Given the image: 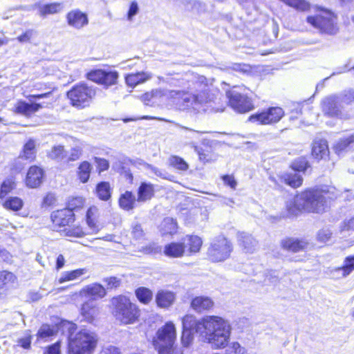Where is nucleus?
<instances>
[{
    "label": "nucleus",
    "instance_id": "f257e3e1",
    "mask_svg": "<svg viewBox=\"0 0 354 354\" xmlns=\"http://www.w3.org/2000/svg\"><path fill=\"white\" fill-rule=\"evenodd\" d=\"M171 84L180 89H166V99L172 100L180 110L205 111L207 104L214 100L211 91L213 80L203 75L188 73L180 79L172 78Z\"/></svg>",
    "mask_w": 354,
    "mask_h": 354
},
{
    "label": "nucleus",
    "instance_id": "f03ea898",
    "mask_svg": "<svg viewBox=\"0 0 354 354\" xmlns=\"http://www.w3.org/2000/svg\"><path fill=\"white\" fill-rule=\"evenodd\" d=\"M326 207V197L322 192L318 190H306L301 192L286 203L287 210L291 216H297L303 210L321 213Z\"/></svg>",
    "mask_w": 354,
    "mask_h": 354
},
{
    "label": "nucleus",
    "instance_id": "7ed1b4c3",
    "mask_svg": "<svg viewBox=\"0 0 354 354\" xmlns=\"http://www.w3.org/2000/svg\"><path fill=\"white\" fill-rule=\"evenodd\" d=\"M231 334L229 323L218 316H207L205 339L214 348H223L228 344Z\"/></svg>",
    "mask_w": 354,
    "mask_h": 354
},
{
    "label": "nucleus",
    "instance_id": "20e7f679",
    "mask_svg": "<svg viewBox=\"0 0 354 354\" xmlns=\"http://www.w3.org/2000/svg\"><path fill=\"white\" fill-rule=\"evenodd\" d=\"M98 336L93 330L84 328L68 337V354H91L95 349Z\"/></svg>",
    "mask_w": 354,
    "mask_h": 354
},
{
    "label": "nucleus",
    "instance_id": "39448f33",
    "mask_svg": "<svg viewBox=\"0 0 354 354\" xmlns=\"http://www.w3.org/2000/svg\"><path fill=\"white\" fill-rule=\"evenodd\" d=\"M202 244L203 241L199 236L187 235L179 243L172 242L165 245L163 253L170 258H179L187 252L189 254L198 252Z\"/></svg>",
    "mask_w": 354,
    "mask_h": 354
},
{
    "label": "nucleus",
    "instance_id": "423d86ee",
    "mask_svg": "<svg viewBox=\"0 0 354 354\" xmlns=\"http://www.w3.org/2000/svg\"><path fill=\"white\" fill-rule=\"evenodd\" d=\"M113 315L115 319L124 324L135 323L140 315L137 306L131 302L129 298L123 295L112 298Z\"/></svg>",
    "mask_w": 354,
    "mask_h": 354
},
{
    "label": "nucleus",
    "instance_id": "0eeeda50",
    "mask_svg": "<svg viewBox=\"0 0 354 354\" xmlns=\"http://www.w3.org/2000/svg\"><path fill=\"white\" fill-rule=\"evenodd\" d=\"M248 90L244 86H234L226 91L229 106L235 111L243 113L254 109V106L248 95Z\"/></svg>",
    "mask_w": 354,
    "mask_h": 354
},
{
    "label": "nucleus",
    "instance_id": "6e6552de",
    "mask_svg": "<svg viewBox=\"0 0 354 354\" xmlns=\"http://www.w3.org/2000/svg\"><path fill=\"white\" fill-rule=\"evenodd\" d=\"M306 21L322 34L333 35L339 30L337 17L329 10H323L319 14L308 16Z\"/></svg>",
    "mask_w": 354,
    "mask_h": 354
},
{
    "label": "nucleus",
    "instance_id": "1a4fd4ad",
    "mask_svg": "<svg viewBox=\"0 0 354 354\" xmlns=\"http://www.w3.org/2000/svg\"><path fill=\"white\" fill-rule=\"evenodd\" d=\"M66 95L73 106L82 109L90 104L95 95V90L86 84H78L73 86Z\"/></svg>",
    "mask_w": 354,
    "mask_h": 354
},
{
    "label": "nucleus",
    "instance_id": "9d476101",
    "mask_svg": "<svg viewBox=\"0 0 354 354\" xmlns=\"http://www.w3.org/2000/svg\"><path fill=\"white\" fill-rule=\"evenodd\" d=\"M232 251L231 242L223 235L216 237L210 244L207 250V256L214 262L226 260Z\"/></svg>",
    "mask_w": 354,
    "mask_h": 354
},
{
    "label": "nucleus",
    "instance_id": "9b49d317",
    "mask_svg": "<svg viewBox=\"0 0 354 354\" xmlns=\"http://www.w3.org/2000/svg\"><path fill=\"white\" fill-rule=\"evenodd\" d=\"M83 200L80 197L75 198L69 202L68 208L57 210L51 214L53 223L59 227L68 225L74 221V214L72 209L82 207Z\"/></svg>",
    "mask_w": 354,
    "mask_h": 354
},
{
    "label": "nucleus",
    "instance_id": "f8f14e48",
    "mask_svg": "<svg viewBox=\"0 0 354 354\" xmlns=\"http://www.w3.org/2000/svg\"><path fill=\"white\" fill-rule=\"evenodd\" d=\"M176 339V330L171 322H167L160 327L153 337L152 344L155 348H163L167 346L175 344Z\"/></svg>",
    "mask_w": 354,
    "mask_h": 354
},
{
    "label": "nucleus",
    "instance_id": "ddd939ff",
    "mask_svg": "<svg viewBox=\"0 0 354 354\" xmlns=\"http://www.w3.org/2000/svg\"><path fill=\"white\" fill-rule=\"evenodd\" d=\"M321 107L326 115L346 118V114L337 95H330L324 97L321 102Z\"/></svg>",
    "mask_w": 354,
    "mask_h": 354
},
{
    "label": "nucleus",
    "instance_id": "4468645a",
    "mask_svg": "<svg viewBox=\"0 0 354 354\" xmlns=\"http://www.w3.org/2000/svg\"><path fill=\"white\" fill-rule=\"evenodd\" d=\"M283 115V110L281 107L274 106L251 115L249 120L257 122L259 124H272L278 122Z\"/></svg>",
    "mask_w": 354,
    "mask_h": 354
},
{
    "label": "nucleus",
    "instance_id": "2eb2a0df",
    "mask_svg": "<svg viewBox=\"0 0 354 354\" xmlns=\"http://www.w3.org/2000/svg\"><path fill=\"white\" fill-rule=\"evenodd\" d=\"M183 328L190 330L193 333L205 331L206 317L201 320H198L192 315H187L182 319Z\"/></svg>",
    "mask_w": 354,
    "mask_h": 354
},
{
    "label": "nucleus",
    "instance_id": "dca6fc26",
    "mask_svg": "<svg viewBox=\"0 0 354 354\" xmlns=\"http://www.w3.org/2000/svg\"><path fill=\"white\" fill-rule=\"evenodd\" d=\"M68 24L76 29H80L88 23L87 15L79 10L70 11L66 15Z\"/></svg>",
    "mask_w": 354,
    "mask_h": 354
},
{
    "label": "nucleus",
    "instance_id": "f3484780",
    "mask_svg": "<svg viewBox=\"0 0 354 354\" xmlns=\"http://www.w3.org/2000/svg\"><path fill=\"white\" fill-rule=\"evenodd\" d=\"M106 294V289L100 283L89 284L80 291V295L85 297H91L93 299L103 298Z\"/></svg>",
    "mask_w": 354,
    "mask_h": 354
},
{
    "label": "nucleus",
    "instance_id": "a211bd4d",
    "mask_svg": "<svg viewBox=\"0 0 354 354\" xmlns=\"http://www.w3.org/2000/svg\"><path fill=\"white\" fill-rule=\"evenodd\" d=\"M312 155L317 160L328 158L329 149L328 142L325 139L316 138L314 140L312 144Z\"/></svg>",
    "mask_w": 354,
    "mask_h": 354
},
{
    "label": "nucleus",
    "instance_id": "6ab92c4d",
    "mask_svg": "<svg viewBox=\"0 0 354 354\" xmlns=\"http://www.w3.org/2000/svg\"><path fill=\"white\" fill-rule=\"evenodd\" d=\"M190 306L196 313H203L212 309L214 301L209 297L197 296L192 299Z\"/></svg>",
    "mask_w": 354,
    "mask_h": 354
},
{
    "label": "nucleus",
    "instance_id": "aec40b11",
    "mask_svg": "<svg viewBox=\"0 0 354 354\" xmlns=\"http://www.w3.org/2000/svg\"><path fill=\"white\" fill-rule=\"evenodd\" d=\"M137 202L145 203L151 200L155 194L154 185L151 183L142 182L138 189Z\"/></svg>",
    "mask_w": 354,
    "mask_h": 354
},
{
    "label": "nucleus",
    "instance_id": "412c9836",
    "mask_svg": "<svg viewBox=\"0 0 354 354\" xmlns=\"http://www.w3.org/2000/svg\"><path fill=\"white\" fill-rule=\"evenodd\" d=\"M99 313V307L92 301H86L82 304L81 315L87 322L92 323Z\"/></svg>",
    "mask_w": 354,
    "mask_h": 354
},
{
    "label": "nucleus",
    "instance_id": "4be33fe9",
    "mask_svg": "<svg viewBox=\"0 0 354 354\" xmlns=\"http://www.w3.org/2000/svg\"><path fill=\"white\" fill-rule=\"evenodd\" d=\"M43 174V170L40 167H30L26 177L27 185L32 188L38 187L41 183Z\"/></svg>",
    "mask_w": 354,
    "mask_h": 354
},
{
    "label": "nucleus",
    "instance_id": "5701e85b",
    "mask_svg": "<svg viewBox=\"0 0 354 354\" xmlns=\"http://www.w3.org/2000/svg\"><path fill=\"white\" fill-rule=\"evenodd\" d=\"M176 295L171 291L161 290L156 295V301L158 306L167 308L175 301Z\"/></svg>",
    "mask_w": 354,
    "mask_h": 354
},
{
    "label": "nucleus",
    "instance_id": "b1692460",
    "mask_svg": "<svg viewBox=\"0 0 354 354\" xmlns=\"http://www.w3.org/2000/svg\"><path fill=\"white\" fill-rule=\"evenodd\" d=\"M354 270V255L348 256L344 259V264L342 267L333 269L330 274L335 277L337 274V277H346Z\"/></svg>",
    "mask_w": 354,
    "mask_h": 354
},
{
    "label": "nucleus",
    "instance_id": "393cba45",
    "mask_svg": "<svg viewBox=\"0 0 354 354\" xmlns=\"http://www.w3.org/2000/svg\"><path fill=\"white\" fill-rule=\"evenodd\" d=\"M239 242L243 250L248 253H253L257 248V241L249 234L241 232L239 234Z\"/></svg>",
    "mask_w": 354,
    "mask_h": 354
},
{
    "label": "nucleus",
    "instance_id": "a878e982",
    "mask_svg": "<svg viewBox=\"0 0 354 354\" xmlns=\"http://www.w3.org/2000/svg\"><path fill=\"white\" fill-rule=\"evenodd\" d=\"M42 108L39 103H28L24 101H19L15 105V111L17 113L30 116Z\"/></svg>",
    "mask_w": 354,
    "mask_h": 354
},
{
    "label": "nucleus",
    "instance_id": "bb28decb",
    "mask_svg": "<svg viewBox=\"0 0 354 354\" xmlns=\"http://www.w3.org/2000/svg\"><path fill=\"white\" fill-rule=\"evenodd\" d=\"M307 245L308 243L305 241L293 238H288L281 241V246L283 249L293 252L304 250Z\"/></svg>",
    "mask_w": 354,
    "mask_h": 354
},
{
    "label": "nucleus",
    "instance_id": "cd10ccee",
    "mask_svg": "<svg viewBox=\"0 0 354 354\" xmlns=\"http://www.w3.org/2000/svg\"><path fill=\"white\" fill-rule=\"evenodd\" d=\"M38 15L40 17H46L49 15H54L61 12L63 6L61 3H51L47 4H36Z\"/></svg>",
    "mask_w": 354,
    "mask_h": 354
},
{
    "label": "nucleus",
    "instance_id": "c85d7f7f",
    "mask_svg": "<svg viewBox=\"0 0 354 354\" xmlns=\"http://www.w3.org/2000/svg\"><path fill=\"white\" fill-rule=\"evenodd\" d=\"M151 77V73L142 71L127 75L125 77V81L128 86L135 87L139 84L147 82Z\"/></svg>",
    "mask_w": 354,
    "mask_h": 354
},
{
    "label": "nucleus",
    "instance_id": "c756f323",
    "mask_svg": "<svg viewBox=\"0 0 354 354\" xmlns=\"http://www.w3.org/2000/svg\"><path fill=\"white\" fill-rule=\"evenodd\" d=\"M137 198L132 192L126 191L124 194H121L119 198L120 207L126 210L130 211L134 209Z\"/></svg>",
    "mask_w": 354,
    "mask_h": 354
},
{
    "label": "nucleus",
    "instance_id": "7c9ffc66",
    "mask_svg": "<svg viewBox=\"0 0 354 354\" xmlns=\"http://www.w3.org/2000/svg\"><path fill=\"white\" fill-rule=\"evenodd\" d=\"M280 179L282 182H284L286 184L294 188L301 186L303 182L301 176L295 171L282 174L280 176Z\"/></svg>",
    "mask_w": 354,
    "mask_h": 354
},
{
    "label": "nucleus",
    "instance_id": "2f4dec72",
    "mask_svg": "<svg viewBox=\"0 0 354 354\" xmlns=\"http://www.w3.org/2000/svg\"><path fill=\"white\" fill-rule=\"evenodd\" d=\"M92 168V165L88 161H83L79 165L77 168V176L82 183L88 182Z\"/></svg>",
    "mask_w": 354,
    "mask_h": 354
},
{
    "label": "nucleus",
    "instance_id": "473e14b6",
    "mask_svg": "<svg viewBox=\"0 0 354 354\" xmlns=\"http://www.w3.org/2000/svg\"><path fill=\"white\" fill-rule=\"evenodd\" d=\"M176 230L177 223L170 217L165 218L160 225V230L163 235L172 234L176 232Z\"/></svg>",
    "mask_w": 354,
    "mask_h": 354
},
{
    "label": "nucleus",
    "instance_id": "72a5a7b5",
    "mask_svg": "<svg viewBox=\"0 0 354 354\" xmlns=\"http://www.w3.org/2000/svg\"><path fill=\"white\" fill-rule=\"evenodd\" d=\"M86 270L85 268L77 269L69 272H64L62 273L58 281L59 283H62L66 281L75 280L80 276L86 274Z\"/></svg>",
    "mask_w": 354,
    "mask_h": 354
},
{
    "label": "nucleus",
    "instance_id": "f704fd0d",
    "mask_svg": "<svg viewBox=\"0 0 354 354\" xmlns=\"http://www.w3.org/2000/svg\"><path fill=\"white\" fill-rule=\"evenodd\" d=\"M136 295L138 299L142 304H149L153 298V292L145 287H140L136 289Z\"/></svg>",
    "mask_w": 354,
    "mask_h": 354
},
{
    "label": "nucleus",
    "instance_id": "c9c22d12",
    "mask_svg": "<svg viewBox=\"0 0 354 354\" xmlns=\"http://www.w3.org/2000/svg\"><path fill=\"white\" fill-rule=\"evenodd\" d=\"M16 279L15 276L10 272L6 270L0 272V289H7Z\"/></svg>",
    "mask_w": 354,
    "mask_h": 354
},
{
    "label": "nucleus",
    "instance_id": "e433bc0d",
    "mask_svg": "<svg viewBox=\"0 0 354 354\" xmlns=\"http://www.w3.org/2000/svg\"><path fill=\"white\" fill-rule=\"evenodd\" d=\"M23 201L19 197H10L2 202L3 206L8 209L18 211L23 207Z\"/></svg>",
    "mask_w": 354,
    "mask_h": 354
},
{
    "label": "nucleus",
    "instance_id": "4c0bfd02",
    "mask_svg": "<svg viewBox=\"0 0 354 354\" xmlns=\"http://www.w3.org/2000/svg\"><path fill=\"white\" fill-rule=\"evenodd\" d=\"M35 142L33 140H29L24 146L23 151L20 156L26 160H32L35 156Z\"/></svg>",
    "mask_w": 354,
    "mask_h": 354
},
{
    "label": "nucleus",
    "instance_id": "58836bf2",
    "mask_svg": "<svg viewBox=\"0 0 354 354\" xmlns=\"http://www.w3.org/2000/svg\"><path fill=\"white\" fill-rule=\"evenodd\" d=\"M168 161L169 166L179 171H185L189 169V165L187 162L178 156H170Z\"/></svg>",
    "mask_w": 354,
    "mask_h": 354
},
{
    "label": "nucleus",
    "instance_id": "ea45409f",
    "mask_svg": "<svg viewBox=\"0 0 354 354\" xmlns=\"http://www.w3.org/2000/svg\"><path fill=\"white\" fill-rule=\"evenodd\" d=\"M96 192L98 197L103 201H107L111 197L110 185L107 182H101L97 184Z\"/></svg>",
    "mask_w": 354,
    "mask_h": 354
},
{
    "label": "nucleus",
    "instance_id": "a19ab883",
    "mask_svg": "<svg viewBox=\"0 0 354 354\" xmlns=\"http://www.w3.org/2000/svg\"><path fill=\"white\" fill-rule=\"evenodd\" d=\"M337 95L344 109L346 106L349 105L354 102V89L344 91Z\"/></svg>",
    "mask_w": 354,
    "mask_h": 354
},
{
    "label": "nucleus",
    "instance_id": "79ce46f5",
    "mask_svg": "<svg viewBox=\"0 0 354 354\" xmlns=\"http://www.w3.org/2000/svg\"><path fill=\"white\" fill-rule=\"evenodd\" d=\"M353 142V135H351L347 138L339 139L334 146V149L337 153H340L344 150H345L349 146L350 144Z\"/></svg>",
    "mask_w": 354,
    "mask_h": 354
},
{
    "label": "nucleus",
    "instance_id": "37998d69",
    "mask_svg": "<svg viewBox=\"0 0 354 354\" xmlns=\"http://www.w3.org/2000/svg\"><path fill=\"white\" fill-rule=\"evenodd\" d=\"M66 156L64 146H54L48 153V156L53 160H62Z\"/></svg>",
    "mask_w": 354,
    "mask_h": 354
},
{
    "label": "nucleus",
    "instance_id": "c03bdc74",
    "mask_svg": "<svg viewBox=\"0 0 354 354\" xmlns=\"http://www.w3.org/2000/svg\"><path fill=\"white\" fill-rule=\"evenodd\" d=\"M118 78V73L116 71L106 72L104 71V75L102 84L106 86L113 85L116 83Z\"/></svg>",
    "mask_w": 354,
    "mask_h": 354
},
{
    "label": "nucleus",
    "instance_id": "a18cd8bd",
    "mask_svg": "<svg viewBox=\"0 0 354 354\" xmlns=\"http://www.w3.org/2000/svg\"><path fill=\"white\" fill-rule=\"evenodd\" d=\"M308 161L304 157L296 159L291 165L292 171H304L308 167Z\"/></svg>",
    "mask_w": 354,
    "mask_h": 354
},
{
    "label": "nucleus",
    "instance_id": "49530a36",
    "mask_svg": "<svg viewBox=\"0 0 354 354\" xmlns=\"http://www.w3.org/2000/svg\"><path fill=\"white\" fill-rule=\"evenodd\" d=\"M15 187V183L11 179H7L3 182L0 189V198H3Z\"/></svg>",
    "mask_w": 354,
    "mask_h": 354
},
{
    "label": "nucleus",
    "instance_id": "de8ad7c7",
    "mask_svg": "<svg viewBox=\"0 0 354 354\" xmlns=\"http://www.w3.org/2000/svg\"><path fill=\"white\" fill-rule=\"evenodd\" d=\"M144 165L146 167V168L150 169L156 176L162 179H170L169 177L171 175H169L165 170L158 169L151 165L145 162L144 163Z\"/></svg>",
    "mask_w": 354,
    "mask_h": 354
},
{
    "label": "nucleus",
    "instance_id": "09e8293b",
    "mask_svg": "<svg viewBox=\"0 0 354 354\" xmlns=\"http://www.w3.org/2000/svg\"><path fill=\"white\" fill-rule=\"evenodd\" d=\"M158 354H183L181 349L175 344L167 346L163 348H157Z\"/></svg>",
    "mask_w": 354,
    "mask_h": 354
},
{
    "label": "nucleus",
    "instance_id": "8fccbe9b",
    "mask_svg": "<svg viewBox=\"0 0 354 354\" xmlns=\"http://www.w3.org/2000/svg\"><path fill=\"white\" fill-rule=\"evenodd\" d=\"M104 75V71L95 70L88 73L87 74V77L93 82L102 84Z\"/></svg>",
    "mask_w": 354,
    "mask_h": 354
},
{
    "label": "nucleus",
    "instance_id": "3c124183",
    "mask_svg": "<svg viewBox=\"0 0 354 354\" xmlns=\"http://www.w3.org/2000/svg\"><path fill=\"white\" fill-rule=\"evenodd\" d=\"M131 234L137 240L144 239L145 232L140 224L136 223L132 225Z\"/></svg>",
    "mask_w": 354,
    "mask_h": 354
},
{
    "label": "nucleus",
    "instance_id": "603ef678",
    "mask_svg": "<svg viewBox=\"0 0 354 354\" xmlns=\"http://www.w3.org/2000/svg\"><path fill=\"white\" fill-rule=\"evenodd\" d=\"M194 334L190 330L183 328V333L181 337L182 344L185 346H188L192 342L194 339Z\"/></svg>",
    "mask_w": 354,
    "mask_h": 354
},
{
    "label": "nucleus",
    "instance_id": "864d4df0",
    "mask_svg": "<svg viewBox=\"0 0 354 354\" xmlns=\"http://www.w3.org/2000/svg\"><path fill=\"white\" fill-rule=\"evenodd\" d=\"M54 335L53 330L49 325H42L38 331V335L40 338H46Z\"/></svg>",
    "mask_w": 354,
    "mask_h": 354
},
{
    "label": "nucleus",
    "instance_id": "5fc2aeb1",
    "mask_svg": "<svg viewBox=\"0 0 354 354\" xmlns=\"http://www.w3.org/2000/svg\"><path fill=\"white\" fill-rule=\"evenodd\" d=\"M104 281L106 283L107 289L116 288L120 286L121 281L115 277H111L104 279Z\"/></svg>",
    "mask_w": 354,
    "mask_h": 354
},
{
    "label": "nucleus",
    "instance_id": "6e6d98bb",
    "mask_svg": "<svg viewBox=\"0 0 354 354\" xmlns=\"http://www.w3.org/2000/svg\"><path fill=\"white\" fill-rule=\"evenodd\" d=\"M82 150L80 147H75L71 149L69 156L67 162L75 161L78 160L82 156Z\"/></svg>",
    "mask_w": 354,
    "mask_h": 354
},
{
    "label": "nucleus",
    "instance_id": "4d7b16f0",
    "mask_svg": "<svg viewBox=\"0 0 354 354\" xmlns=\"http://www.w3.org/2000/svg\"><path fill=\"white\" fill-rule=\"evenodd\" d=\"M152 96L153 97L154 102L161 101L164 98H166V89L164 88H156L151 90Z\"/></svg>",
    "mask_w": 354,
    "mask_h": 354
},
{
    "label": "nucleus",
    "instance_id": "13d9d810",
    "mask_svg": "<svg viewBox=\"0 0 354 354\" xmlns=\"http://www.w3.org/2000/svg\"><path fill=\"white\" fill-rule=\"evenodd\" d=\"M332 235L330 230L327 229L321 230L317 234V239L323 243L327 242L330 240Z\"/></svg>",
    "mask_w": 354,
    "mask_h": 354
},
{
    "label": "nucleus",
    "instance_id": "bf43d9fd",
    "mask_svg": "<svg viewBox=\"0 0 354 354\" xmlns=\"http://www.w3.org/2000/svg\"><path fill=\"white\" fill-rule=\"evenodd\" d=\"M94 160L100 172L106 171L109 169V164L106 159L95 157Z\"/></svg>",
    "mask_w": 354,
    "mask_h": 354
},
{
    "label": "nucleus",
    "instance_id": "052dcab7",
    "mask_svg": "<svg viewBox=\"0 0 354 354\" xmlns=\"http://www.w3.org/2000/svg\"><path fill=\"white\" fill-rule=\"evenodd\" d=\"M142 252L146 254H157L161 252V248L156 243H151L143 248Z\"/></svg>",
    "mask_w": 354,
    "mask_h": 354
},
{
    "label": "nucleus",
    "instance_id": "680f3d73",
    "mask_svg": "<svg viewBox=\"0 0 354 354\" xmlns=\"http://www.w3.org/2000/svg\"><path fill=\"white\" fill-rule=\"evenodd\" d=\"M138 10H139V8H138V3L136 1H132L130 5V7H129V9L128 11V14H127L128 19L129 21H131L132 19V18L138 14Z\"/></svg>",
    "mask_w": 354,
    "mask_h": 354
},
{
    "label": "nucleus",
    "instance_id": "e2e57ef3",
    "mask_svg": "<svg viewBox=\"0 0 354 354\" xmlns=\"http://www.w3.org/2000/svg\"><path fill=\"white\" fill-rule=\"evenodd\" d=\"M140 99L145 104L149 105L150 104H154L153 97L152 96L151 91L142 94Z\"/></svg>",
    "mask_w": 354,
    "mask_h": 354
},
{
    "label": "nucleus",
    "instance_id": "0e129e2a",
    "mask_svg": "<svg viewBox=\"0 0 354 354\" xmlns=\"http://www.w3.org/2000/svg\"><path fill=\"white\" fill-rule=\"evenodd\" d=\"M44 354H60L59 342H56L55 344L48 346Z\"/></svg>",
    "mask_w": 354,
    "mask_h": 354
},
{
    "label": "nucleus",
    "instance_id": "69168bd1",
    "mask_svg": "<svg viewBox=\"0 0 354 354\" xmlns=\"http://www.w3.org/2000/svg\"><path fill=\"white\" fill-rule=\"evenodd\" d=\"M56 201L55 196L53 194H48L43 200V205L49 207L53 205Z\"/></svg>",
    "mask_w": 354,
    "mask_h": 354
},
{
    "label": "nucleus",
    "instance_id": "338daca9",
    "mask_svg": "<svg viewBox=\"0 0 354 354\" xmlns=\"http://www.w3.org/2000/svg\"><path fill=\"white\" fill-rule=\"evenodd\" d=\"M231 348L234 354H245L246 350L244 347L241 346L238 342H232Z\"/></svg>",
    "mask_w": 354,
    "mask_h": 354
},
{
    "label": "nucleus",
    "instance_id": "774afa93",
    "mask_svg": "<svg viewBox=\"0 0 354 354\" xmlns=\"http://www.w3.org/2000/svg\"><path fill=\"white\" fill-rule=\"evenodd\" d=\"M100 354H120V350L113 346H109L104 348Z\"/></svg>",
    "mask_w": 354,
    "mask_h": 354
}]
</instances>
